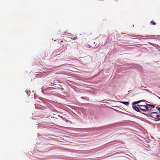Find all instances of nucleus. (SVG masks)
Wrapping results in <instances>:
<instances>
[{
	"label": "nucleus",
	"instance_id": "f257e3e1",
	"mask_svg": "<svg viewBox=\"0 0 160 160\" xmlns=\"http://www.w3.org/2000/svg\"><path fill=\"white\" fill-rule=\"evenodd\" d=\"M151 117L154 119L155 120H160V115L156 112H152L151 113Z\"/></svg>",
	"mask_w": 160,
	"mask_h": 160
},
{
	"label": "nucleus",
	"instance_id": "f03ea898",
	"mask_svg": "<svg viewBox=\"0 0 160 160\" xmlns=\"http://www.w3.org/2000/svg\"><path fill=\"white\" fill-rule=\"evenodd\" d=\"M145 104H146V112H148L150 111L152 108L155 107V106L153 105L147 104L146 102H145Z\"/></svg>",
	"mask_w": 160,
	"mask_h": 160
},
{
	"label": "nucleus",
	"instance_id": "7ed1b4c3",
	"mask_svg": "<svg viewBox=\"0 0 160 160\" xmlns=\"http://www.w3.org/2000/svg\"><path fill=\"white\" fill-rule=\"evenodd\" d=\"M137 106L139 107L140 110L141 111L143 112H146V105H140L138 104Z\"/></svg>",
	"mask_w": 160,
	"mask_h": 160
},
{
	"label": "nucleus",
	"instance_id": "20e7f679",
	"mask_svg": "<svg viewBox=\"0 0 160 160\" xmlns=\"http://www.w3.org/2000/svg\"><path fill=\"white\" fill-rule=\"evenodd\" d=\"M138 106H136L135 105L133 104L132 108L134 109L136 111L138 112H141V111L140 110L139 107H138Z\"/></svg>",
	"mask_w": 160,
	"mask_h": 160
},
{
	"label": "nucleus",
	"instance_id": "39448f33",
	"mask_svg": "<svg viewBox=\"0 0 160 160\" xmlns=\"http://www.w3.org/2000/svg\"><path fill=\"white\" fill-rule=\"evenodd\" d=\"M60 42H61V45H62L61 43L64 42V45H62L63 48H64L65 47L64 46V45H65V46H67L68 45V44L67 43L66 41H64V42H63V41H61Z\"/></svg>",
	"mask_w": 160,
	"mask_h": 160
},
{
	"label": "nucleus",
	"instance_id": "423d86ee",
	"mask_svg": "<svg viewBox=\"0 0 160 160\" xmlns=\"http://www.w3.org/2000/svg\"><path fill=\"white\" fill-rule=\"evenodd\" d=\"M121 103L126 105H128L129 104V102H122Z\"/></svg>",
	"mask_w": 160,
	"mask_h": 160
},
{
	"label": "nucleus",
	"instance_id": "0eeeda50",
	"mask_svg": "<svg viewBox=\"0 0 160 160\" xmlns=\"http://www.w3.org/2000/svg\"><path fill=\"white\" fill-rule=\"evenodd\" d=\"M140 102H141V100L139 101H137V102H134L132 104L135 105V104H138V103H139Z\"/></svg>",
	"mask_w": 160,
	"mask_h": 160
},
{
	"label": "nucleus",
	"instance_id": "6e6552de",
	"mask_svg": "<svg viewBox=\"0 0 160 160\" xmlns=\"http://www.w3.org/2000/svg\"><path fill=\"white\" fill-rule=\"evenodd\" d=\"M150 24L153 25H155L156 24V22H154L153 21H152L150 22Z\"/></svg>",
	"mask_w": 160,
	"mask_h": 160
},
{
	"label": "nucleus",
	"instance_id": "1a4fd4ad",
	"mask_svg": "<svg viewBox=\"0 0 160 160\" xmlns=\"http://www.w3.org/2000/svg\"><path fill=\"white\" fill-rule=\"evenodd\" d=\"M71 38V39L72 40H75L76 39H77V37H71V38Z\"/></svg>",
	"mask_w": 160,
	"mask_h": 160
},
{
	"label": "nucleus",
	"instance_id": "9d476101",
	"mask_svg": "<svg viewBox=\"0 0 160 160\" xmlns=\"http://www.w3.org/2000/svg\"><path fill=\"white\" fill-rule=\"evenodd\" d=\"M157 109L160 112V107H158V106L156 107Z\"/></svg>",
	"mask_w": 160,
	"mask_h": 160
},
{
	"label": "nucleus",
	"instance_id": "9b49d317",
	"mask_svg": "<svg viewBox=\"0 0 160 160\" xmlns=\"http://www.w3.org/2000/svg\"><path fill=\"white\" fill-rule=\"evenodd\" d=\"M141 102H146V101L145 100H141Z\"/></svg>",
	"mask_w": 160,
	"mask_h": 160
},
{
	"label": "nucleus",
	"instance_id": "f8f14e48",
	"mask_svg": "<svg viewBox=\"0 0 160 160\" xmlns=\"http://www.w3.org/2000/svg\"><path fill=\"white\" fill-rule=\"evenodd\" d=\"M158 98L160 99V98L158 97Z\"/></svg>",
	"mask_w": 160,
	"mask_h": 160
}]
</instances>
